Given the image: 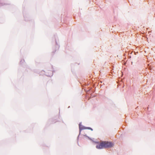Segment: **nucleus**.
<instances>
[{"label":"nucleus","instance_id":"obj_1","mask_svg":"<svg viewBox=\"0 0 155 155\" xmlns=\"http://www.w3.org/2000/svg\"><path fill=\"white\" fill-rule=\"evenodd\" d=\"M113 145V143L111 142L103 141L97 145L96 148L98 149L110 148L112 147Z\"/></svg>","mask_w":155,"mask_h":155},{"label":"nucleus","instance_id":"obj_2","mask_svg":"<svg viewBox=\"0 0 155 155\" xmlns=\"http://www.w3.org/2000/svg\"><path fill=\"white\" fill-rule=\"evenodd\" d=\"M87 129H90V130H92V129L91 128H90V127H88Z\"/></svg>","mask_w":155,"mask_h":155},{"label":"nucleus","instance_id":"obj_3","mask_svg":"<svg viewBox=\"0 0 155 155\" xmlns=\"http://www.w3.org/2000/svg\"><path fill=\"white\" fill-rule=\"evenodd\" d=\"M84 129H86V127H84V128H83Z\"/></svg>","mask_w":155,"mask_h":155}]
</instances>
